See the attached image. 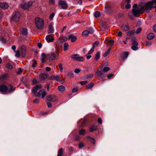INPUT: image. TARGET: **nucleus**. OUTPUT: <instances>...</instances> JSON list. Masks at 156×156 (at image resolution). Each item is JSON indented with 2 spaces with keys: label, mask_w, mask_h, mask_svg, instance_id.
<instances>
[{
  "label": "nucleus",
  "mask_w": 156,
  "mask_h": 156,
  "mask_svg": "<svg viewBox=\"0 0 156 156\" xmlns=\"http://www.w3.org/2000/svg\"><path fill=\"white\" fill-rule=\"evenodd\" d=\"M87 83V81H81L80 82V84L82 85H83L86 83Z\"/></svg>",
  "instance_id": "49"
},
{
  "label": "nucleus",
  "mask_w": 156,
  "mask_h": 156,
  "mask_svg": "<svg viewBox=\"0 0 156 156\" xmlns=\"http://www.w3.org/2000/svg\"><path fill=\"white\" fill-rule=\"evenodd\" d=\"M99 44V42L98 41H96L93 45V47L92 48H94V47L97 46Z\"/></svg>",
  "instance_id": "44"
},
{
  "label": "nucleus",
  "mask_w": 156,
  "mask_h": 156,
  "mask_svg": "<svg viewBox=\"0 0 156 156\" xmlns=\"http://www.w3.org/2000/svg\"><path fill=\"white\" fill-rule=\"evenodd\" d=\"M69 46L68 44L65 42L64 44V51H66L68 49V47Z\"/></svg>",
  "instance_id": "29"
},
{
  "label": "nucleus",
  "mask_w": 156,
  "mask_h": 156,
  "mask_svg": "<svg viewBox=\"0 0 156 156\" xmlns=\"http://www.w3.org/2000/svg\"><path fill=\"white\" fill-rule=\"evenodd\" d=\"M35 24L36 27L38 29L41 30L43 28L44 26L43 20L39 17L36 18Z\"/></svg>",
  "instance_id": "3"
},
{
  "label": "nucleus",
  "mask_w": 156,
  "mask_h": 156,
  "mask_svg": "<svg viewBox=\"0 0 156 156\" xmlns=\"http://www.w3.org/2000/svg\"><path fill=\"white\" fill-rule=\"evenodd\" d=\"M42 87L41 86V85H37L34 87L32 89V92L33 93L35 94V95H36L37 92L38 90L39 89H41Z\"/></svg>",
  "instance_id": "14"
},
{
  "label": "nucleus",
  "mask_w": 156,
  "mask_h": 156,
  "mask_svg": "<svg viewBox=\"0 0 156 156\" xmlns=\"http://www.w3.org/2000/svg\"><path fill=\"white\" fill-rule=\"evenodd\" d=\"M110 69V68L108 67H105L104 68L102 72H108Z\"/></svg>",
  "instance_id": "36"
},
{
  "label": "nucleus",
  "mask_w": 156,
  "mask_h": 156,
  "mask_svg": "<svg viewBox=\"0 0 156 156\" xmlns=\"http://www.w3.org/2000/svg\"><path fill=\"white\" fill-rule=\"evenodd\" d=\"M22 72V70L21 68L19 69V70L17 72V74H19Z\"/></svg>",
  "instance_id": "62"
},
{
  "label": "nucleus",
  "mask_w": 156,
  "mask_h": 156,
  "mask_svg": "<svg viewBox=\"0 0 156 156\" xmlns=\"http://www.w3.org/2000/svg\"><path fill=\"white\" fill-rule=\"evenodd\" d=\"M22 34L24 35H27L28 33V31L26 28L23 29L22 31Z\"/></svg>",
  "instance_id": "30"
},
{
  "label": "nucleus",
  "mask_w": 156,
  "mask_h": 156,
  "mask_svg": "<svg viewBox=\"0 0 156 156\" xmlns=\"http://www.w3.org/2000/svg\"><path fill=\"white\" fill-rule=\"evenodd\" d=\"M113 10L111 6L108 4L106 5L105 7L104 12L107 14H111L113 12Z\"/></svg>",
  "instance_id": "6"
},
{
  "label": "nucleus",
  "mask_w": 156,
  "mask_h": 156,
  "mask_svg": "<svg viewBox=\"0 0 156 156\" xmlns=\"http://www.w3.org/2000/svg\"><path fill=\"white\" fill-rule=\"evenodd\" d=\"M118 16L119 17H122L123 16L124 14L123 13H119L118 14Z\"/></svg>",
  "instance_id": "58"
},
{
  "label": "nucleus",
  "mask_w": 156,
  "mask_h": 156,
  "mask_svg": "<svg viewBox=\"0 0 156 156\" xmlns=\"http://www.w3.org/2000/svg\"><path fill=\"white\" fill-rule=\"evenodd\" d=\"M6 66L7 68L9 69H11L12 68V66L9 63H7Z\"/></svg>",
  "instance_id": "43"
},
{
  "label": "nucleus",
  "mask_w": 156,
  "mask_h": 156,
  "mask_svg": "<svg viewBox=\"0 0 156 156\" xmlns=\"http://www.w3.org/2000/svg\"><path fill=\"white\" fill-rule=\"evenodd\" d=\"M68 39H70L72 42H74L76 41V37L72 35H70L69 36Z\"/></svg>",
  "instance_id": "23"
},
{
  "label": "nucleus",
  "mask_w": 156,
  "mask_h": 156,
  "mask_svg": "<svg viewBox=\"0 0 156 156\" xmlns=\"http://www.w3.org/2000/svg\"><path fill=\"white\" fill-rule=\"evenodd\" d=\"M8 5L5 2L0 3V8L3 9L8 8Z\"/></svg>",
  "instance_id": "17"
},
{
  "label": "nucleus",
  "mask_w": 156,
  "mask_h": 156,
  "mask_svg": "<svg viewBox=\"0 0 156 156\" xmlns=\"http://www.w3.org/2000/svg\"><path fill=\"white\" fill-rule=\"evenodd\" d=\"M58 66L60 69V71L62 72L63 70V69L62 67V63L59 64L58 65Z\"/></svg>",
  "instance_id": "45"
},
{
  "label": "nucleus",
  "mask_w": 156,
  "mask_h": 156,
  "mask_svg": "<svg viewBox=\"0 0 156 156\" xmlns=\"http://www.w3.org/2000/svg\"><path fill=\"white\" fill-rule=\"evenodd\" d=\"M33 102L34 103H39V100L37 98H36L34 100Z\"/></svg>",
  "instance_id": "63"
},
{
  "label": "nucleus",
  "mask_w": 156,
  "mask_h": 156,
  "mask_svg": "<svg viewBox=\"0 0 156 156\" xmlns=\"http://www.w3.org/2000/svg\"><path fill=\"white\" fill-rule=\"evenodd\" d=\"M46 58V56L45 54L42 53L41 54V60L42 62L43 63L45 61Z\"/></svg>",
  "instance_id": "26"
},
{
  "label": "nucleus",
  "mask_w": 156,
  "mask_h": 156,
  "mask_svg": "<svg viewBox=\"0 0 156 156\" xmlns=\"http://www.w3.org/2000/svg\"><path fill=\"white\" fill-rule=\"evenodd\" d=\"M87 138L89 139L90 141L94 145H95V140L94 139L90 136H88Z\"/></svg>",
  "instance_id": "25"
},
{
  "label": "nucleus",
  "mask_w": 156,
  "mask_h": 156,
  "mask_svg": "<svg viewBox=\"0 0 156 156\" xmlns=\"http://www.w3.org/2000/svg\"><path fill=\"white\" fill-rule=\"evenodd\" d=\"M56 57L55 54L54 53H51L48 54L47 55V58L50 60H53L55 59Z\"/></svg>",
  "instance_id": "12"
},
{
  "label": "nucleus",
  "mask_w": 156,
  "mask_h": 156,
  "mask_svg": "<svg viewBox=\"0 0 156 156\" xmlns=\"http://www.w3.org/2000/svg\"><path fill=\"white\" fill-rule=\"evenodd\" d=\"M47 100L49 101L55 102L57 100L56 96L55 95H50L47 96Z\"/></svg>",
  "instance_id": "8"
},
{
  "label": "nucleus",
  "mask_w": 156,
  "mask_h": 156,
  "mask_svg": "<svg viewBox=\"0 0 156 156\" xmlns=\"http://www.w3.org/2000/svg\"><path fill=\"white\" fill-rule=\"evenodd\" d=\"M80 70L78 69H76L74 71V72L76 73H78L80 72Z\"/></svg>",
  "instance_id": "57"
},
{
  "label": "nucleus",
  "mask_w": 156,
  "mask_h": 156,
  "mask_svg": "<svg viewBox=\"0 0 156 156\" xmlns=\"http://www.w3.org/2000/svg\"><path fill=\"white\" fill-rule=\"evenodd\" d=\"M85 133V130L84 129H82L79 131V133L80 135H83Z\"/></svg>",
  "instance_id": "34"
},
{
  "label": "nucleus",
  "mask_w": 156,
  "mask_h": 156,
  "mask_svg": "<svg viewBox=\"0 0 156 156\" xmlns=\"http://www.w3.org/2000/svg\"><path fill=\"white\" fill-rule=\"evenodd\" d=\"M0 40L3 43H5L6 42L5 40L3 37H1L0 38Z\"/></svg>",
  "instance_id": "51"
},
{
  "label": "nucleus",
  "mask_w": 156,
  "mask_h": 156,
  "mask_svg": "<svg viewBox=\"0 0 156 156\" xmlns=\"http://www.w3.org/2000/svg\"><path fill=\"white\" fill-rule=\"evenodd\" d=\"M58 3L62 7L61 9H66L68 7V5L67 2L64 1H60Z\"/></svg>",
  "instance_id": "11"
},
{
  "label": "nucleus",
  "mask_w": 156,
  "mask_h": 156,
  "mask_svg": "<svg viewBox=\"0 0 156 156\" xmlns=\"http://www.w3.org/2000/svg\"><path fill=\"white\" fill-rule=\"evenodd\" d=\"M51 70V69L50 67H46V71H48V72L50 71Z\"/></svg>",
  "instance_id": "64"
},
{
  "label": "nucleus",
  "mask_w": 156,
  "mask_h": 156,
  "mask_svg": "<svg viewBox=\"0 0 156 156\" xmlns=\"http://www.w3.org/2000/svg\"><path fill=\"white\" fill-rule=\"evenodd\" d=\"M100 15V13L99 12L96 11L94 13V16L96 18L99 17Z\"/></svg>",
  "instance_id": "38"
},
{
  "label": "nucleus",
  "mask_w": 156,
  "mask_h": 156,
  "mask_svg": "<svg viewBox=\"0 0 156 156\" xmlns=\"http://www.w3.org/2000/svg\"><path fill=\"white\" fill-rule=\"evenodd\" d=\"M140 8H138V9H133L132 11L134 16L136 17H139L140 14H142L144 12V9L143 7H141V5Z\"/></svg>",
  "instance_id": "4"
},
{
  "label": "nucleus",
  "mask_w": 156,
  "mask_h": 156,
  "mask_svg": "<svg viewBox=\"0 0 156 156\" xmlns=\"http://www.w3.org/2000/svg\"><path fill=\"white\" fill-rule=\"evenodd\" d=\"M121 29L123 31H127L129 29V27L125 24H123L121 27Z\"/></svg>",
  "instance_id": "22"
},
{
  "label": "nucleus",
  "mask_w": 156,
  "mask_h": 156,
  "mask_svg": "<svg viewBox=\"0 0 156 156\" xmlns=\"http://www.w3.org/2000/svg\"><path fill=\"white\" fill-rule=\"evenodd\" d=\"M98 123L100 124H101L102 123V121L101 119L100 118H98Z\"/></svg>",
  "instance_id": "61"
},
{
  "label": "nucleus",
  "mask_w": 156,
  "mask_h": 156,
  "mask_svg": "<svg viewBox=\"0 0 156 156\" xmlns=\"http://www.w3.org/2000/svg\"><path fill=\"white\" fill-rule=\"evenodd\" d=\"M131 7V5L129 3H127V4H126L125 5L126 8L127 9H129Z\"/></svg>",
  "instance_id": "46"
},
{
  "label": "nucleus",
  "mask_w": 156,
  "mask_h": 156,
  "mask_svg": "<svg viewBox=\"0 0 156 156\" xmlns=\"http://www.w3.org/2000/svg\"><path fill=\"white\" fill-rule=\"evenodd\" d=\"M47 92L44 89H42L40 90L36 95H35V96L36 97H41L42 98H44Z\"/></svg>",
  "instance_id": "7"
},
{
  "label": "nucleus",
  "mask_w": 156,
  "mask_h": 156,
  "mask_svg": "<svg viewBox=\"0 0 156 156\" xmlns=\"http://www.w3.org/2000/svg\"><path fill=\"white\" fill-rule=\"evenodd\" d=\"M26 48L24 46H23L21 47V50L22 51V53L25 52L26 51Z\"/></svg>",
  "instance_id": "39"
},
{
  "label": "nucleus",
  "mask_w": 156,
  "mask_h": 156,
  "mask_svg": "<svg viewBox=\"0 0 156 156\" xmlns=\"http://www.w3.org/2000/svg\"><path fill=\"white\" fill-rule=\"evenodd\" d=\"M89 31L90 34H92L93 33L94 31V29L92 27H90L89 28Z\"/></svg>",
  "instance_id": "40"
},
{
  "label": "nucleus",
  "mask_w": 156,
  "mask_h": 156,
  "mask_svg": "<svg viewBox=\"0 0 156 156\" xmlns=\"http://www.w3.org/2000/svg\"><path fill=\"white\" fill-rule=\"evenodd\" d=\"M103 72L102 71H98V72H96V75L98 76L101 77L103 74Z\"/></svg>",
  "instance_id": "28"
},
{
  "label": "nucleus",
  "mask_w": 156,
  "mask_h": 156,
  "mask_svg": "<svg viewBox=\"0 0 156 156\" xmlns=\"http://www.w3.org/2000/svg\"><path fill=\"white\" fill-rule=\"evenodd\" d=\"M155 35L153 33H150L147 35V38L148 40H151L154 37Z\"/></svg>",
  "instance_id": "18"
},
{
  "label": "nucleus",
  "mask_w": 156,
  "mask_h": 156,
  "mask_svg": "<svg viewBox=\"0 0 156 156\" xmlns=\"http://www.w3.org/2000/svg\"><path fill=\"white\" fill-rule=\"evenodd\" d=\"M45 39L48 42H52L54 40L53 37L51 36L50 35H47L46 36Z\"/></svg>",
  "instance_id": "16"
},
{
  "label": "nucleus",
  "mask_w": 156,
  "mask_h": 156,
  "mask_svg": "<svg viewBox=\"0 0 156 156\" xmlns=\"http://www.w3.org/2000/svg\"><path fill=\"white\" fill-rule=\"evenodd\" d=\"M63 150L62 148H60L58 151L57 156H62Z\"/></svg>",
  "instance_id": "27"
},
{
  "label": "nucleus",
  "mask_w": 156,
  "mask_h": 156,
  "mask_svg": "<svg viewBox=\"0 0 156 156\" xmlns=\"http://www.w3.org/2000/svg\"><path fill=\"white\" fill-rule=\"evenodd\" d=\"M94 48H92L91 50L88 52V54H91L94 51Z\"/></svg>",
  "instance_id": "54"
},
{
  "label": "nucleus",
  "mask_w": 156,
  "mask_h": 156,
  "mask_svg": "<svg viewBox=\"0 0 156 156\" xmlns=\"http://www.w3.org/2000/svg\"><path fill=\"white\" fill-rule=\"evenodd\" d=\"M90 33L89 31L87 30L84 31L82 32L83 35L86 36L88 35Z\"/></svg>",
  "instance_id": "33"
},
{
  "label": "nucleus",
  "mask_w": 156,
  "mask_h": 156,
  "mask_svg": "<svg viewBox=\"0 0 156 156\" xmlns=\"http://www.w3.org/2000/svg\"><path fill=\"white\" fill-rule=\"evenodd\" d=\"M140 5H139V6L138 7L137 4H135L133 5V9H138V8H140Z\"/></svg>",
  "instance_id": "48"
},
{
  "label": "nucleus",
  "mask_w": 156,
  "mask_h": 156,
  "mask_svg": "<svg viewBox=\"0 0 156 156\" xmlns=\"http://www.w3.org/2000/svg\"><path fill=\"white\" fill-rule=\"evenodd\" d=\"M153 1H151L145 3L143 5H140L144 9V12L145 11L147 13L150 12V10H151L153 7Z\"/></svg>",
  "instance_id": "2"
},
{
  "label": "nucleus",
  "mask_w": 156,
  "mask_h": 156,
  "mask_svg": "<svg viewBox=\"0 0 156 156\" xmlns=\"http://www.w3.org/2000/svg\"><path fill=\"white\" fill-rule=\"evenodd\" d=\"M132 49L134 51H136L138 50V43L135 41H133V43H132Z\"/></svg>",
  "instance_id": "13"
},
{
  "label": "nucleus",
  "mask_w": 156,
  "mask_h": 156,
  "mask_svg": "<svg viewBox=\"0 0 156 156\" xmlns=\"http://www.w3.org/2000/svg\"><path fill=\"white\" fill-rule=\"evenodd\" d=\"M135 33V30H132L129 31L127 33V35L128 36H133L134 34Z\"/></svg>",
  "instance_id": "24"
},
{
  "label": "nucleus",
  "mask_w": 156,
  "mask_h": 156,
  "mask_svg": "<svg viewBox=\"0 0 156 156\" xmlns=\"http://www.w3.org/2000/svg\"><path fill=\"white\" fill-rule=\"evenodd\" d=\"M50 79L52 80H56L57 81H59L60 80V78L58 75L55 76H52L50 77Z\"/></svg>",
  "instance_id": "19"
},
{
  "label": "nucleus",
  "mask_w": 156,
  "mask_h": 156,
  "mask_svg": "<svg viewBox=\"0 0 156 156\" xmlns=\"http://www.w3.org/2000/svg\"><path fill=\"white\" fill-rule=\"evenodd\" d=\"M50 84L48 83H47L45 86V87L47 88V90L49 91V90Z\"/></svg>",
  "instance_id": "52"
},
{
  "label": "nucleus",
  "mask_w": 156,
  "mask_h": 156,
  "mask_svg": "<svg viewBox=\"0 0 156 156\" xmlns=\"http://www.w3.org/2000/svg\"><path fill=\"white\" fill-rule=\"evenodd\" d=\"M14 87L10 84L6 86L5 84L0 85V92L3 94H7L13 92Z\"/></svg>",
  "instance_id": "1"
},
{
  "label": "nucleus",
  "mask_w": 156,
  "mask_h": 156,
  "mask_svg": "<svg viewBox=\"0 0 156 156\" xmlns=\"http://www.w3.org/2000/svg\"><path fill=\"white\" fill-rule=\"evenodd\" d=\"M97 128V126H92L90 129V131L92 132L96 130Z\"/></svg>",
  "instance_id": "31"
},
{
  "label": "nucleus",
  "mask_w": 156,
  "mask_h": 156,
  "mask_svg": "<svg viewBox=\"0 0 156 156\" xmlns=\"http://www.w3.org/2000/svg\"><path fill=\"white\" fill-rule=\"evenodd\" d=\"M114 41L113 40H109L108 41V44H109L111 46H112L114 44Z\"/></svg>",
  "instance_id": "41"
},
{
  "label": "nucleus",
  "mask_w": 156,
  "mask_h": 156,
  "mask_svg": "<svg viewBox=\"0 0 156 156\" xmlns=\"http://www.w3.org/2000/svg\"><path fill=\"white\" fill-rule=\"evenodd\" d=\"M94 85V83H89L87 85V87L86 88V89H87L91 88Z\"/></svg>",
  "instance_id": "35"
},
{
  "label": "nucleus",
  "mask_w": 156,
  "mask_h": 156,
  "mask_svg": "<svg viewBox=\"0 0 156 156\" xmlns=\"http://www.w3.org/2000/svg\"><path fill=\"white\" fill-rule=\"evenodd\" d=\"M54 32V29L53 26L51 24H50L48 27V33L52 34Z\"/></svg>",
  "instance_id": "20"
},
{
  "label": "nucleus",
  "mask_w": 156,
  "mask_h": 156,
  "mask_svg": "<svg viewBox=\"0 0 156 156\" xmlns=\"http://www.w3.org/2000/svg\"><path fill=\"white\" fill-rule=\"evenodd\" d=\"M100 52H98L97 53V54L96 55L95 57V59L96 60H97L98 59H99V58H100Z\"/></svg>",
  "instance_id": "37"
},
{
  "label": "nucleus",
  "mask_w": 156,
  "mask_h": 156,
  "mask_svg": "<svg viewBox=\"0 0 156 156\" xmlns=\"http://www.w3.org/2000/svg\"><path fill=\"white\" fill-rule=\"evenodd\" d=\"M20 56V54L19 51H17L16 52L15 56L17 57H19Z\"/></svg>",
  "instance_id": "50"
},
{
  "label": "nucleus",
  "mask_w": 156,
  "mask_h": 156,
  "mask_svg": "<svg viewBox=\"0 0 156 156\" xmlns=\"http://www.w3.org/2000/svg\"><path fill=\"white\" fill-rule=\"evenodd\" d=\"M114 75V74H110L108 75L107 77L108 79H110L112 76H113Z\"/></svg>",
  "instance_id": "60"
},
{
  "label": "nucleus",
  "mask_w": 156,
  "mask_h": 156,
  "mask_svg": "<svg viewBox=\"0 0 156 156\" xmlns=\"http://www.w3.org/2000/svg\"><path fill=\"white\" fill-rule=\"evenodd\" d=\"M129 18H130V19H131L132 20H134V18L132 14H129Z\"/></svg>",
  "instance_id": "56"
},
{
  "label": "nucleus",
  "mask_w": 156,
  "mask_h": 156,
  "mask_svg": "<svg viewBox=\"0 0 156 156\" xmlns=\"http://www.w3.org/2000/svg\"><path fill=\"white\" fill-rule=\"evenodd\" d=\"M58 90L61 92H63L66 90V87L63 85H60L58 87Z\"/></svg>",
  "instance_id": "21"
},
{
  "label": "nucleus",
  "mask_w": 156,
  "mask_h": 156,
  "mask_svg": "<svg viewBox=\"0 0 156 156\" xmlns=\"http://www.w3.org/2000/svg\"><path fill=\"white\" fill-rule=\"evenodd\" d=\"M84 146V145L83 143H80L79 145V147L80 149Z\"/></svg>",
  "instance_id": "53"
},
{
  "label": "nucleus",
  "mask_w": 156,
  "mask_h": 156,
  "mask_svg": "<svg viewBox=\"0 0 156 156\" xmlns=\"http://www.w3.org/2000/svg\"><path fill=\"white\" fill-rule=\"evenodd\" d=\"M48 74L45 73H41L39 76L40 79L41 80H44L48 76Z\"/></svg>",
  "instance_id": "15"
},
{
  "label": "nucleus",
  "mask_w": 156,
  "mask_h": 156,
  "mask_svg": "<svg viewBox=\"0 0 156 156\" xmlns=\"http://www.w3.org/2000/svg\"><path fill=\"white\" fill-rule=\"evenodd\" d=\"M128 55H129V53L128 52H125L123 54V56L125 58H126L128 56Z\"/></svg>",
  "instance_id": "55"
},
{
  "label": "nucleus",
  "mask_w": 156,
  "mask_h": 156,
  "mask_svg": "<svg viewBox=\"0 0 156 156\" xmlns=\"http://www.w3.org/2000/svg\"><path fill=\"white\" fill-rule=\"evenodd\" d=\"M111 48L110 47V48H109L108 50L105 52V53L104 55H103V56L104 57H106L107 55L109 53L110 51H111Z\"/></svg>",
  "instance_id": "32"
},
{
  "label": "nucleus",
  "mask_w": 156,
  "mask_h": 156,
  "mask_svg": "<svg viewBox=\"0 0 156 156\" xmlns=\"http://www.w3.org/2000/svg\"><path fill=\"white\" fill-rule=\"evenodd\" d=\"M141 30H142L141 28V27H139L137 29V30H136V34H138V33H140L141 31Z\"/></svg>",
  "instance_id": "47"
},
{
  "label": "nucleus",
  "mask_w": 156,
  "mask_h": 156,
  "mask_svg": "<svg viewBox=\"0 0 156 156\" xmlns=\"http://www.w3.org/2000/svg\"><path fill=\"white\" fill-rule=\"evenodd\" d=\"M47 105L48 107L49 108H51L52 106L50 102H47Z\"/></svg>",
  "instance_id": "59"
},
{
  "label": "nucleus",
  "mask_w": 156,
  "mask_h": 156,
  "mask_svg": "<svg viewBox=\"0 0 156 156\" xmlns=\"http://www.w3.org/2000/svg\"><path fill=\"white\" fill-rule=\"evenodd\" d=\"M71 57L73 61L77 62H82L84 60L83 57L80 56V55L78 54L73 55L71 56Z\"/></svg>",
  "instance_id": "5"
},
{
  "label": "nucleus",
  "mask_w": 156,
  "mask_h": 156,
  "mask_svg": "<svg viewBox=\"0 0 156 156\" xmlns=\"http://www.w3.org/2000/svg\"><path fill=\"white\" fill-rule=\"evenodd\" d=\"M20 17V14L19 12H16L12 18V21L17 22L19 20Z\"/></svg>",
  "instance_id": "10"
},
{
  "label": "nucleus",
  "mask_w": 156,
  "mask_h": 156,
  "mask_svg": "<svg viewBox=\"0 0 156 156\" xmlns=\"http://www.w3.org/2000/svg\"><path fill=\"white\" fill-rule=\"evenodd\" d=\"M55 13L54 12H52L51 14L50 15L49 17V18L50 20H52L55 16Z\"/></svg>",
  "instance_id": "42"
},
{
  "label": "nucleus",
  "mask_w": 156,
  "mask_h": 156,
  "mask_svg": "<svg viewBox=\"0 0 156 156\" xmlns=\"http://www.w3.org/2000/svg\"><path fill=\"white\" fill-rule=\"evenodd\" d=\"M33 4V2L31 1L27 2L22 4L23 9L27 10Z\"/></svg>",
  "instance_id": "9"
}]
</instances>
